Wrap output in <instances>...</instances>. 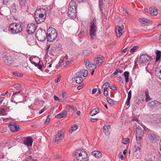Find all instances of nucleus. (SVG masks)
<instances>
[{
    "label": "nucleus",
    "mask_w": 161,
    "mask_h": 161,
    "mask_svg": "<svg viewBox=\"0 0 161 161\" xmlns=\"http://www.w3.org/2000/svg\"><path fill=\"white\" fill-rule=\"evenodd\" d=\"M74 155L76 161H88V155L82 149L79 148L75 150Z\"/></svg>",
    "instance_id": "obj_1"
},
{
    "label": "nucleus",
    "mask_w": 161,
    "mask_h": 161,
    "mask_svg": "<svg viewBox=\"0 0 161 161\" xmlns=\"http://www.w3.org/2000/svg\"><path fill=\"white\" fill-rule=\"evenodd\" d=\"M57 33L56 30L52 27H49L47 31V38L48 41L52 42L56 38Z\"/></svg>",
    "instance_id": "obj_2"
},
{
    "label": "nucleus",
    "mask_w": 161,
    "mask_h": 161,
    "mask_svg": "<svg viewBox=\"0 0 161 161\" xmlns=\"http://www.w3.org/2000/svg\"><path fill=\"white\" fill-rule=\"evenodd\" d=\"M22 29V26L20 24L12 23L10 25L8 30L12 34H15L21 32Z\"/></svg>",
    "instance_id": "obj_3"
},
{
    "label": "nucleus",
    "mask_w": 161,
    "mask_h": 161,
    "mask_svg": "<svg viewBox=\"0 0 161 161\" xmlns=\"http://www.w3.org/2000/svg\"><path fill=\"white\" fill-rule=\"evenodd\" d=\"M91 25L90 30V35L91 38L93 39L96 36V32L97 29V24L96 18H94L91 20Z\"/></svg>",
    "instance_id": "obj_4"
},
{
    "label": "nucleus",
    "mask_w": 161,
    "mask_h": 161,
    "mask_svg": "<svg viewBox=\"0 0 161 161\" xmlns=\"http://www.w3.org/2000/svg\"><path fill=\"white\" fill-rule=\"evenodd\" d=\"M36 39L41 42L44 41L47 38V33L45 30L42 29H38L36 33Z\"/></svg>",
    "instance_id": "obj_5"
},
{
    "label": "nucleus",
    "mask_w": 161,
    "mask_h": 161,
    "mask_svg": "<svg viewBox=\"0 0 161 161\" xmlns=\"http://www.w3.org/2000/svg\"><path fill=\"white\" fill-rule=\"evenodd\" d=\"M40 12V11L38 10L35 14V19L37 24H40L43 22L45 18L43 14L38 13Z\"/></svg>",
    "instance_id": "obj_6"
},
{
    "label": "nucleus",
    "mask_w": 161,
    "mask_h": 161,
    "mask_svg": "<svg viewBox=\"0 0 161 161\" xmlns=\"http://www.w3.org/2000/svg\"><path fill=\"white\" fill-rule=\"evenodd\" d=\"M13 87L16 89L18 91L14 92L12 96L13 97V99L17 95L21 96L22 95V92L23 91L21 85L19 84H15L13 86Z\"/></svg>",
    "instance_id": "obj_7"
},
{
    "label": "nucleus",
    "mask_w": 161,
    "mask_h": 161,
    "mask_svg": "<svg viewBox=\"0 0 161 161\" xmlns=\"http://www.w3.org/2000/svg\"><path fill=\"white\" fill-rule=\"evenodd\" d=\"M152 59L151 56L147 54H143L141 56L138 63L140 64H144L150 60Z\"/></svg>",
    "instance_id": "obj_8"
},
{
    "label": "nucleus",
    "mask_w": 161,
    "mask_h": 161,
    "mask_svg": "<svg viewBox=\"0 0 161 161\" xmlns=\"http://www.w3.org/2000/svg\"><path fill=\"white\" fill-rule=\"evenodd\" d=\"M148 136L150 142L152 143H155L159 140L158 136L155 134L149 133L148 134Z\"/></svg>",
    "instance_id": "obj_9"
},
{
    "label": "nucleus",
    "mask_w": 161,
    "mask_h": 161,
    "mask_svg": "<svg viewBox=\"0 0 161 161\" xmlns=\"http://www.w3.org/2000/svg\"><path fill=\"white\" fill-rule=\"evenodd\" d=\"M33 142V140L31 137H25L23 139V142L24 145L28 147L31 146Z\"/></svg>",
    "instance_id": "obj_10"
},
{
    "label": "nucleus",
    "mask_w": 161,
    "mask_h": 161,
    "mask_svg": "<svg viewBox=\"0 0 161 161\" xmlns=\"http://www.w3.org/2000/svg\"><path fill=\"white\" fill-rule=\"evenodd\" d=\"M36 29L35 25L33 23L28 24L27 25V31L29 34H31L34 33Z\"/></svg>",
    "instance_id": "obj_11"
},
{
    "label": "nucleus",
    "mask_w": 161,
    "mask_h": 161,
    "mask_svg": "<svg viewBox=\"0 0 161 161\" xmlns=\"http://www.w3.org/2000/svg\"><path fill=\"white\" fill-rule=\"evenodd\" d=\"M136 139L137 141L140 140L142 136V131L141 128L139 126L136 127Z\"/></svg>",
    "instance_id": "obj_12"
},
{
    "label": "nucleus",
    "mask_w": 161,
    "mask_h": 161,
    "mask_svg": "<svg viewBox=\"0 0 161 161\" xmlns=\"http://www.w3.org/2000/svg\"><path fill=\"white\" fill-rule=\"evenodd\" d=\"M160 103L157 101H151L148 103V105L151 108H156L159 107L160 105Z\"/></svg>",
    "instance_id": "obj_13"
},
{
    "label": "nucleus",
    "mask_w": 161,
    "mask_h": 161,
    "mask_svg": "<svg viewBox=\"0 0 161 161\" xmlns=\"http://www.w3.org/2000/svg\"><path fill=\"white\" fill-rule=\"evenodd\" d=\"M5 62L9 64H12L15 63L14 55L7 56L5 57Z\"/></svg>",
    "instance_id": "obj_14"
},
{
    "label": "nucleus",
    "mask_w": 161,
    "mask_h": 161,
    "mask_svg": "<svg viewBox=\"0 0 161 161\" xmlns=\"http://www.w3.org/2000/svg\"><path fill=\"white\" fill-rule=\"evenodd\" d=\"M104 61V58L102 56L97 57L94 59V63L96 65H100Z\"/></svg>",
    "instance_id": "obj_15"
},
{
    "label": "nucleus",
    "mask_w": 161,
    "mask_h": 161,
    "mask_svg": "<svg viewBox=\"0 0 161 161\" xmlns=\"http://www.w3.org/2000/svg\"><path fill=\"white\" fill-rule=\"evenodd\" d=\"M9 124L10 128L12 132H17L20 129L19 125L16 123L12 125L11 124V123H10Z\"/></svg>",
    "instance_id": "obj_16"
},
{
    "label": "nucleus",
    "mask_w": 161,
    "mask_h": 161,
    "mask_svg": "<svg viewBox=\"0 0 161 161\" xmlns=\"http://www.w3.org/2000/svg\"><path fill=\"white\" fill-rule=\"evenodd\" d=\"M68 13L69 16L70 18L72 19L75 18L76 16V10L68 9Z\"/></svg>",
    "instance_id": "obj_17"
},
{
    "label": "nucleus",
    "mask_w": 161,
    "mask_h": 161,
    "mask_svg": "<svg viewBox=\"0 0 161 161\" xmlns=\"http://www.w3.org/2000/svg\"><path fill=\"white\" fill-rule=\"evenodd\" d=\"M15 63H20L22 62L24 58L19 55H14Z\"/></svg>",
    "instance_id": "obj_18"
},
{
    "label": "nucleus",
    "mask_w": 161,
    "mask_h": 161,
    "mask_svg": "<svg viewBox=\"0 0 161 161\" xmlns=\"http://www.w3.org/2000/svg\"><path fill=\"white\" fill-rule=\"evenodd\" d=\"M68 9L76 10V4L75 1L71 0L69 3Z\"/></svg>",
    "instance_id": "obj_19"
},
{
    "label": "nucleus",
    "mask_w": 161,
    "mask_h": 161,
    "mask_svg": "<svg viewBox=\"0 0 161 161\" xmlns=\"http://www.w3.org/2000/svg\"><path fill=\"white\" fill-rule=\"evenodd\" d=\"M62 130H59L57 134L56 137L55 138V142H58L60 140L62 139Z\"/></svg>",
    "instance_id": "obj_20"
},
{
    "label": "nucleus",
    "mask_w": 161,
    "mask_h": 161,
    "mask_svg": "<svg viewBox=\"0 0 161 161\" xmlns=\"http://www.w3.org/2000/svg\"><path fill=\"white\" fill-rule=\"evenodd\" d=\"M149 10L150 14L153 16H155L158 14L157 9L153 7H151Z\"/></svg>",
    "instance_id": "obj_21"
},
{
    "label": "nucleus",
    "mask_w": 161,
    "mask_h": 161,
    "mask_svg": "<svg viewBox=\"0 0 161 161\" xmlns=\"http://www.w3.org/2000/svg\"><path fill=\"white\" fill-rule=\"evenodd\" d=\"M67 114V112L65 110H63L59 114L56 116L55 117L57 118H61L65 117Z\"/></svg>",
    "instance_id": "obj_22"
},
{
    "label": "nucleus",
    "mask_w": 161,
    "mask_h": 161,
    "mask_svg": "<svg viewBox=\"0 0 161 161\" xmlns=\"http://www.w3.org/2000/svg\"><path fill=\"white\" fill-rule=\"evenodd\" d=\"M72 80H75L76 83L77 84H80L82 82L83 80V79L82 77H73L72 78Z\"/></svg>",
    "instance_id": "obj_23"
},
{
    "label": "nucleus",
    "mask_w": 161,
    "mask_h": 161,
    "mask_svg": "<svg viewBox=\"0 0 161 161\" xmlns=\"http://www.w3.org/2000/svg\"><path fill=\"white\" fill-rule=\"evenodd\" d=\"M139 21L143 24H145V25H147L148 24L151 23L150 21L147 19L143 18H141Z\"/></svg>",
    "instance_id": "obj_24"
},
{
    "label": "nucleus",
    "mask_w": 161,
    "mask_h": 161,
    "mask_svg": "<svg viewBox=\"0 0 161 161\" xmlns=\"http://www.w3.org/2000/svg\"><path fill=\"white\" fill-rule=\"evenodd\" d=\"M96 68V64H90L89 66L86 67L89 70H94Z\"/></svg>",
    "instance_id": "obj_25"
},
{
    "label": "nucleus",
    "mask_w": 161,
    "mask_h": 161,
    "mask_svg": "<svg viewBox=\"0 0 161 161\" xmlns=\"http://www.w3.org/2000/svg\"><path fill=\"white\" fill-rule=\"evenodd\" d=\"M110 128V125H105L104 126L103 128V131L105 133L106 135H107L109 133L108 129L109 128Z\"/></svg>",
    "instance_id": "obj_26"
},
{
    "label": "nucleus",
    "mask_w": 161,
    "mask_h": 161,
    "mask_svg": "<svg viewBox=\"0 0 161 161\" xmlns=\"http://www.w3.org/2000/svg\"><path fill=\"white\" fill-rule=\"evenodd\" d=\"M99 112V110L98 108L94 109L90 113V115L92 116L98 114Z\"/></svg>",
    "instance_id": "obj_27"
},
{
    "label": "nucleus",
    "mask_w": 161,
    "mask_h": 161,
    "mask_svg": "<svg viewBox=\"0 0 161 161\" xmlns=\"http://www.w3.org/2000/svg\"><path fill=\"white\" fill-rule=\"evenodd\" d=\"M92 154L95 157L98 158L101 157L102 153L98 151H94L92 152Z\"/></svg>",
    "instance_id": "obj_28"
},
{
    "label": "nucleus",
    "mask_w": 161,
    "mask_h": 161,
    "mask_svg": "<svg viewBox=\"0 0 161 161\" xmlns=\"http://www.w3.org/2000/svg\"><path fill=\"white\" fill-rule=\"evenodd\" d=\"M161 56V51L157 50L156 52V58L155 61L157 62L160 59Z\"/></svg>",
    "instance_id": "obj_29"
},
{
    "label": "nucleus",
    "mask_w": 161,
    "mask_h": 161,
    "mask_svg": "<svg viewBox=\"0 0 161 161\" xmlns=\"http://www.w3.org/2000/svg\"><path fill=\"white\" fill-rule=\"evenodd\" d=\"M124 75L125 76V81L126 83H128L129 81V72L125 71L124 73Z\"/></svg>",
    "instance_id": "obj_30"
},
{
    "label": "nucleus",
    "mask_w": 161,
    "mask_h": 161,
    "mask_svg": "<svg viewBox=\"0 0 161 161\" xmlns=\"http://www.w3.org/2000/svg\"><path fill=\"white\" fill-rule=\"evenodd\" d=\"M10 11L12 13H14L17 11V9L15 4H13L11 5Z\"/></svg>",
    "instance_id": "obj_31"
},
{
    "label": "nucleus",
    "mask_w": 161,
    "mask_h": 161,
    "mask_svg": "<svg viewBox=\"0 0 161 161\" xmlns=\"http://www.w3.org/2000/svg\"><path fill=\"white\" fill-rule=\"evenodd\" d=\"M40 60L39 59V62L38 63H35L34 64V65H35V66L37 67L38 69L40 70L43 69V68H44L43 66H42L41 64H40Z\"/></svg>",
    "instance_id": "obj_32"
},
{
    "label": "nucleus",
    "mask_w": 161,
    "mask_h": 161,
    "mask_svg": "<svg viewBox=\"0 0 161 161\" xmlns=\"http://www.w3.org/2000/svg\"><path fill=\"white\" fill-rule=\"evenodd\" d=\"M40 60L39 59V62L38 63H35L34 64V65H35V66L37 67L38 69L40 70L43 69V68H44L43 66H42L41 64H40Z\"/></svg>",
    "instance_id": "obj_33"
},
{
    "label": "nucleus",
    "mask_w": 161,
    "mask_h": 161,
    "mask_svg": "<svg viewBox=\"0 0 161 161\" xmlns=\"http://www.w3.org/2000/svg\"><path fill=\"white\" fill-rule=\"evenodd\" d=\"M139 48V47L137 46H133L130 50V52L131 53H133L136 51Z\"/></svg>",
    "instance_id": "obj_34"
},
{
    "label": "nucleus",
    "mask_w": 161,
    "mask_h": 161,
    "mask_svg": "<svg viewBox=\"0 0 161 161\" xmlns=\"http://www.w3.org/2000/svg\"><path fill=\"white\" fill-rule=\"evenodd\" d=\"M121 31L119 30V29H116L115 32L117 36L118 37H119L122 35V33Z\"/></svg>",
    "instance_id": "obj_35"
},
{
    "label": "nucleus",
    "mask_w": 161,
    "mask_h": 161,
    "mask_svg": "<svg viewBox=\"0 0 161 161\" xmlns=\"http://www.w3.org/2000/svg\"><path fill=\"white\" fill-rule=\"evenodd\" d=\"M71 130L69 131V132L72 133L73 131L77 129V126L76 125H73L71 128Z\"/></svg>",
    "instance_id": "obj_36"
},
{
    "label": "nucleus",
    "mask_w": 161,
    "mask_h": 161,
    "mask_svg": "<svg viewBox=\"0 0 161 161\" xmlns=\"http://www.w3.org/2000/svg\"><path fill=\"white\" fill-rule=\"evenodd\" d=\"M60 96L62 98L61 99H62V100L63 101L66 98L67 94L65 92H62V94L60 95Z\"/></svg>",
    "instance_id": "obj_37"
},
{
    "label": "nucleus",
    "mask_w": 161,
    "mask_h": 161,
    "mask_svg": "<svg viewBox=\"0 0 161 161\" xmlns=\"http://www.w3.org/2000/svg\"><path fill=\"white\" fill-rule=\"evenodd\" d=\"M155 74L157 78L161 79V71H155Z\"/></svg>",
    "instance_id": "obj_38"
},
{
    "label": "nucleus",
    "mask_w": 161,
    "mask_h": 161,
    "mask_svg": "<svg viewBox=\"0 0 161 161\" xmlns=\"http://www.w3.org/2000/svg\"><path fill=\"white\" fill-rule=\"evenodd\" d=\"M6 110L4 108H1L0 109V115H5L6 114L5 113Z\"/></svg>",
    "instance_id": "obj_39"
},
{
    "label": "nucleus",
    "mask_w": 161,
    "mask_h": 161,
    "mask_svg": "<svg viewBox=\"0 0 161 161\" xmlns=\"http://www.w3.org/2000/svg\"><path fill=\"white\" fill-rule=\"evenodd\" d=\"M13 74L15 76H17L20 77H23V74H22L19 73L17 71L14 72L13 73Z\"/></svg>",
    "instance_id": "obj_40"
},
{
    "label": "nucleus",
    "mask_w": 161,
    "mask_h": 161,
    "mask_svg": "<svg viewBox=\"0 0 161 161\" xmlns=\"http://www.w3.org/2000/svg\"><path fill=\"white\" fill-rule=\"evenodd\" d=\"M107 100L108 103L110 104H113L114 103V101L109 97L107 98Z\"/></svg>",
    "instance_id": "obj_41"
},
{
    "label": "nucleus",
    "mask_w": 161,
    "mask_h": 161,
    "mask_svg": "<svg viewBox=\"0 0 161 161\" xmlns=\"http://www.w3.org/2000/svg\"><path fill=\"white\" fill-rule=\"evenodd\" d=\"M129 139L126 138L125 139H124L122 140V143L124 144H126L128 142Z\"/></svg>",
    "instance_id": "obj_42"
},
{
    "label": "nucleus",
    "mask_w": 161,
    "mask_h": 161,
    "mask_svg": "<svg viewBox=\"0 0 161 161\" xmlns=\"http://www.w3.org/2000/svg\"><path fill=\"white\" fill-rule=\"evenodd\" d=\"M83 72H82V71H79L75 73V77H82V75Z\"/></svg>",
    "instance_id": "obj_43"
},
{
    "label": "nucleus",
    "mask_w": 161,
    "mask_h": 161,
    "mask_svg": "<svg viewBox=\"0 0 161 161\" xmlns=\"http://www.w3.org/2000/svg\"><path fill=\"white\" fill-rule=\"evenodd\" d=\"M90 51L86 49L84 50L82 54L85 56H87L89 54Z\"/></svg>",
    "instance_id": "obj_44"
},
{
    "label": "nucleus",
    "mask_w": 161,
    "mask_h": 161,
    "mask_svg": "<svg viewBox=\"0 0 161 161\" xmlns=\"http://www.w3.org/2000/svg\"><path fill=\"white\" fill-rule=\"evenodd\" d=\"M53 98L54 100L58 101L59 102H62L63 100L62 99H60V98L54 95L53 97Z\"/></svg>",
    "instance_id": "obj_45"
},
{
    "label": "nucleus",
    "mask_w": 161,
    "mask_h": 161,
    "mask_svg": "<svg viewBox=\"0 0 161 161\" xmlns=\"http://www.w3.org/2000/svg\"><path fill=\"white\" fill-rule=\"evenodd\" d=\"M109 86V83L108 82H105L103 85V87H104V89H105Z\"/></svg>",
    "instance_id": "obj_46"
},
{
    "label": "nucleus",
    "mask_w": 161,
    "mask_h": 161,
    "mask_svg": "<svg viewBox=\"0 0 161 161\" xmlns=\"http://www.w3.org/2000/svg\"><path fill=\"white\" fill-rule=\"evenodd\" d=\"M84 63L86 67L89 66L90 64H91L89 63V60L88 59H85L84 61Z\"/></svg>",
    "instance_id": "obj_47"
},
{
    "label": "nucleus",
    "mask_w": 161,
    "mask_h": 161,
    "mask_svg": "<svg viewBox=\"0 0 161 161\" xmlns=\"http://www.w3.org/2000/svg\"><path fill=\"white\" fill-rule=\"evenodd\" d=\"M124 26L122 25L121 26H116V29H119V30L122 31V30L124 29Z\"/></svg>",
    "instance_id": "obj_48"
},
{
    "label": "nucleus",
    "mask_w": 161,
    "mask_h": 161,
    "mask_svg": "<svg viewBox=\"0 0 161 161\" xmlns=\"http://www.w3.org/2000/svg\"><path fill=\"white\" fill-rule=\"evenodd\" d=\"M123 14L125 16H128V12L126 9H123Z\"/></svg>",
    "instance_id": "obj_49"
},
{
    "label": "nucleus",
    "mask_w": 161,
    "mask_h": 161,
    "mask_svg": "<svg viewBox=\"0 0 161 161\" xmlns=\"http://www.w3.org/2000/svg\"><path fill=\"white\" fill-rule=\"evenodd\" d=\"M145 94H146V101L147 102V101H148V97H147V96H148L149 97V94H148V91H145Z\"/></svg>",
    "instance_id": "obj_50"
},
{
    "label": "nucleus",
    "mask_w": 161,
    "mask_h": 161,
    "mask_svg": "<svg viewBox=\"0 0 161 161\" xmlns=\"http://www.w3.org/2000/svg\"><path fill=\"white\" fill-rule=\"evenodd\" d=\"M98 120V119L96 118H91L90 119V121L92 122H94L97 121Z\"/></svg>",
    "instance_id": "obj_51"
},
{
    "label": "nucleus",
    "mask_w": 161,
    "mask_h": 161,
    "mask_svg": "<svg viewBox=\"0 0 161 161\" xmlns=\"http://www.w3.org/2000/svg\"><path fill=\"white\" fill-rule=\"evenodd\" d=\"M131 91L130 90L128 94V98L131 99Z\"/></svg>",
    "instance_id": "obj_52"
},
{
    "label": "nucleus",
    "mask_w": 161,
    "mask_h": 161,
    "mask_svg": "<svg viewBox=\"0 0 161 161\" xmlns=\"http://www.w3.org/2000/svg\"><path fill=\"white\" fill-rule=\"evenodd\" d=\"M108 94V91L105 90V89H103V95L104 96L106 97L107 96Z\"/></svg>",
    "instance_id": "obj_53"
},
{
    "label": "nucleus",
    "mask_w": 161,
    "mask_h": 161,
    "mask_svg": "<svg viewBox=\"0 0 161 161\" xmlns=\"http://www.w3.org/2000/svg\"><path fill=\"white\" fill-rule=\"evenodd\" d=\"M110 88L112 90H116V86L114 85H112L110 86Z\"/></svg>",
    "instance_id": "obj_54"
},
{
    "label": "nucleus",
    "mask_w": 161,
    "mask_h": 161,
    "mask_svg": "<svg viewBox=\"0 0 161 161\" xmlns=\"http://www.w3.org/2000/svg\"><path fill=\"white\" fill-rule=\"evenodd\" d=\"M88 71H85L84 73L83 72L82 75L84 77H86L87 76L88 74Z\"/></svg>",
    "instance_id": "obj_55"
},
{
    "label": "nucleus",
    "mask_w": 161,
    "mask_h": 161,
    "mask_svg": "<svg viewBox=\"0 0 161 161\" xmlns=\"http://www.w3.org/2000/svg\"><path fill=\"white\" fill-rule=\"evenodd\" d=\"M137 63V62L136 60L135 61H134L135 65L133 67V69H136L138 67V64Z\"/></svg>",
    "instance_id": "obj_56"
},
{
    "label": "nucleus",
    "mask_w": 161,
    "mask_h": 161,
    "mask_svg": "<svg viewBox=\"0 0 161 161\" xmlns=\"http://www.w3.org/2000/svg\"><path fill=\"white\" fill-rule=\"evenodd\" d=\"M50 121V118L48 117H47L45 121L46 124H47Z\"/></svg>",
    "instance_id": "obj_57"
},
{
    "label": "nucleus",
    "mask_w": 161,
    "mask_h": 161,
    "mask_svg": "<svg viewBox=\"0 0 161 161\" xmlns=\"http://www.w3.org/2000/svg\"><path fill=\"white\" fill-rule=\"evenodd\" d=\"M29 159L30 160H31L32 161H36L37 160L36 159H33L32 157L31 156H30L29 157Z\"/></svg>",
    "instance_id": "obj_58"
},
{
    "label": "nucleus",
    "mask_w": 161,
    "mask_h": 161,
    "mask_svg": "<svg viewBox=\"0 0 161 161\" xmlns=\"http://www.w3.org/2000/svg\"><path fill=\"white\" fill-rule=\"evenodd\" d=\"M130 99L127 98V100L126 102V105H129L130 103Z\"/></svg>",
    "instance_id": "obj_59"
},
{
    "label": "nucleus",
    "mask_w": 161,
    "mask_h": 161,
    "mask_svg": "<svg viewBox=\"0 0 161 161\" xmlns=\"http://www.w3.org/2000/svg\"><path fill=\"white\" fill-rule=\"evenodd\" d=\"M71 106L69 105H66V108L67 110H69L70 109Z\"/></svg>",
    "instance_id": "obj_60"
},
{
    "label": "nucleus",
    "mask_w": 161,
    "mask_h": 161,
    "mask_svg": "<svg viewBox=\"0 0 161 161\" xmlns=\"http://www.w3.org/2000/svg\"><path fill=\"white\" fill-rule=\"evenodd\" d=\"M84 34V32L83 31H81L80 32V33L79 34V36H83Z\"/></svg>",
    "instance_id": "obj_61"
},
{
    "label": "nucleus",
    "mask_w": 161,
    "mask_h": 161,
    "mask_svg": "<svg viewBox=\"0 0 161 161\" xmlns=\"http://www.w3.org/2000/svg\"><path fill=\"white\" fill-rule=\"evenodd\" d=\"M97 88H93L92 89V94H94L97 92Z\"/></svg>",
    "instance_id": "obj_62"
},
{
    "label": "nucleus",
    "mask_w": 161,
    "mask_h": 161,
    "mask_svg": "<svg viewBox=\"0 0 161 161\" xmlns=\"http://www.w3.org/2000/svg\"><path fill=\"white\" fill-rule=\"evenodd\" d=\"M118 78L119 79V81H121L122 83H123L124 80L123 78L121 76H119L118 77Z\"/></svg>",
    "instance_id": "obj_63"
},
{
    "label": "nucleus",
    "mask_w": 161,
    "mask_h": 161,
    "mask_svg": "<svg viewBox=\"0 0 161 161\" xmlns=\"http://www.w3.org/2000/svg\"><path fill=\"white\" fill-rule=\"evenodd\" d=\"M156 161H161V155H160L157 158Z\"/></svg>",
    "instance_id": "obj_64"
}]
</instances>
